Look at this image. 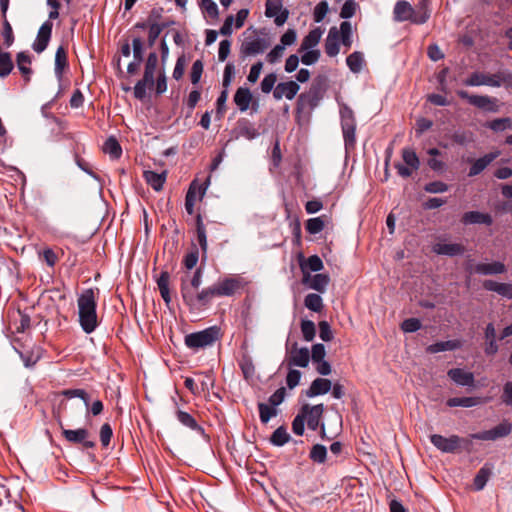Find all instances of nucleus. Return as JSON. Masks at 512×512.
I'll use <instances>...</instances> for the list:
<instances>
[{
	"mask_svg": "<svg viewBox=\"0 0 512 512\" xmlns=\"http://www.w3.org/2000/svg\"><path fill=\"white\" fill-rule=\"evenodd\" d=\"M325 227L322 217L310 218L306 221L305 229L309 234L315 235L320 233Z\"/></svg>",
	"mask_w": 512,
	"mask_h": 512,
	"instance_id": "nucleus-49",
	"label": "nucleus"
},
{
	"mask_svg": "<svg viewBox=\"0 0 512 512\" xmlns=\"http://www.w3.org/2000/svg\"><path fill=\"white\" fill-rule=\"evenodd\" d=\"M62 428V436L71 444H80L85 449H93L96 446L94 440H90V433L85 428H78L75 430Z\"/></svg>",
	"mask_w": 512,
	"mask_h": 512,
	"instance_id": "nucleus-9",
	"label": "nucleus"
},
{
	"mask_svg": "<svg viewBox=\"0 0 512 512\" xmlns=\"http://www.w3.org/2000/svg\"><path fill=\"white\" fill-rule=\"evenodd\" d=\"M252 93L246 87H239L234 94V103L241 112H245L252 101Z\"/></svg>",
	"mask_w": 512,
	"mask_h": 512,
	"instance_id": "nucleus-29",
	"label": "nucleus"
},
{
	"mask_svg": "<svg viewBox=\"0 0 512 512\" xmlns=\"http://www.w3.org/2000/svg\"><path fill=\"white\" fill-rule=\"evenodd\" d=\"M239 365H240V368H241L243 375L246 379L253 376V374L255 372V367H254V364L250 357L244 356L241 359Z\"/></svg>",
	"mask_w": 512,
	"mask_h": 512,
	"instance_id": "nucleus-63",
	"label": "nucleus"
},
{
	"mask_svg": "<svg viewBox=\"0 0 512 512\" xmlns=\"http://www.w3.org/2000/svg\"><path fill=\"white\" fill-rule=\"evenodd\" d=\"M324 412L323 404L311 406L304 404L299 410V413L303 415L305 422L310 430L316 431L319 427L321 428L322 437L325 434L324 424L321 423V419Z\"/></svg>",
	"mask_w": 512,
	"mask_h": 512,
	"instance_id": "nucleus-5",
	"label": "nucleus"
},
{
	"mask_svg": "<svg viewBox=\"0 0 512 512\" xmlns=\"http://www.w3.org/2000/svg\"><path fill=\"white\" fill-rule=\"evenodd\" d=\"M259 418L263 424H267L269 420L277 415V408L271 404L258 403Z\"/></svg>",
	"mask_w": 512,
	"mask_h": 512,
	"instance_id": "nucleus-46",
	"label": "nucleus"
},
{
	"mask_svg": "<svg viewBox=\"0 0 512 512\" xmlns=\"http://www.w3.org/2000/svg\"><path fill=\"white\" fill-rule=\"evenodd\" d=\"M290 440V435L284 426L278 427L271 435L270 442L275 446H283Z\"/></svg>",
	"mask_w": 512,
	"mask_h": 512,
	"instance_id": "nucleus-45",
	"label": "nucleus"
},
{
	"mask_svg": "<svg viewBox=\"0 0 512 512\" xmlns=\"http://www.w3.org/2000/svg\"><path fill=\"white\" fill-rule=\"evenodd\" d=\"M511 431V423L505 420L490 430L470 434V438L481 441H495L508 436Z\"/></svg>",
	"mask_w": 512,
	"mask_h": 512,
	"instance_id": "nucleus-8",
	"label": "nucleus"
},
{
	"mask_svg": "<svg viewBox=\"0 0 512 512\" xmlns=\"http://www.w3.org/2000/svg\"><path fill=\"white\" fill-rule=\"evenodd\" d=\"M457 95L461 99H465L468 101L469 104L488 111V112H497L498 111V105L497 100L495 98H492L487 95H470L467 91L459 90L457 92Z\"/></svg>",
	"mask_w": 512,
	"mask_h": 512,
	"instance_id": "nucleus-7",
	"label": "nucleus"
},
{
	"mask_svg": "<svg viewBox=\"0 0 512 512\" xmlns=\"http://www.w3.org/2000/svg\"><path fill=\"white\" fill-rule=\"evenodd\" d=\"M338 31H339V36H341L342 43L345 46L350 47V45L352 43V40H351L352 27H351L350 22L343 21L340 24V30H338Z\"/></svg>",
	"mask_w": 512,
	"mask_h": 512,
	"instance_id": "nucleus-55",
	"label": "nucleus"
},
{
	"mask_svg": "<svg viewBox=\"0 0 512 512\" xmlns=\"http://www.w3.org/2000/svg\"><path fill=\"white\" fill-rule=\"evenodd\" d=\"M265 15L268 18L274 17L277 26H282L289 17V11L283 8L281 0H267L265 4Z\"/></svg>",
	"mask_w": 512,
	"mask_h": 512,
	"instance_id": "nucleus-11",
	"label": "nucleus"
},
{
	"mask_svg": "<svg viewBox=\"0 0 512 512\" xmlns=\"http://www.w3.org/2000/svg\"><path fill=\"white\" fill-rule=\"evenodd\" d=\"M248 282L240 275H229L215 284L203 288L198 292H189L183 289V302L190 310H202L207 308L215 297H232L240 293L247 286Z\"/></svg>",
	"mask_w": 512,
	"mask_h": 512,
	"instance_id": "nucleus-1",
	"label": "nucleus"
},
{
	"mask_svg": "<svg viewBox=\"0 0 512 512\" xmlns=\"http://www.w3.org/2000/svg\"><path fill=\"white\" fill-rule=\"evenodd\" d=\"M269 46L268 38L249 37L242 42L240 53L242 57L255 56L263 53Z\"/></svg>",
	"mask_w": 512,
	"mask_h": 512,
	"instance_id": "nucleus-10",
	"label": "nucleus"
},
{
	"mask_svg": "<svg viewBox=\"0 0 512 512\" xmlns=\"http://www.w3.org/2000/svg\"><path fill=\"white\" fill-rule=\"evenodd\" d=\"M430 0H420L414 7H413V24H424L428 21L430 17V10H429Z\"/></svg>",
	"mask_w": 512,
	"mask_h": 512,
	"instance_id": "nucleus-20",
	"label": "nucleus"
},
{
	"mask_svg": "<svg viewBox=\"0 0 512 512\" xmlns=\"http://www.w3.org/2000/svg\"><path fill=\"white\" fill-rule=\"evenodd\" d=\"M143 177L146 183L151 186L155 191H161L164 183L166 182L167 172L163 171L157 173L151 170L144 171Z\"/></svg>",
	"mask_w": 512,
	"mask_h": 512,
	"instance_id": "nucleus-25",
	"label": "nucleus"
},
{
	"mask_svg": "<svg viewBox=\"0 0 512 512\" xmlns=\"http://www.w3.org/2000/svg\"><path fill=\"white\" fill-rule=\"evenodd\" d=\"M238 128L240 135L249 140L254 139L258 135L257 130L247 120L239 121Z\"/></svg>",
	"mask_w": 512,
	"mask_h": 512,
	"instance_id": "nucleus-52",
	"label": "nucleus"
},
{
	"mask_svg": "<svg viewBox=\"0 0 512 512\" xmlns=\"http://www.w3.org/2000/svg\"><path fill=\"white\" fill-rule=\"evenodd\" d=\"M304 53L301 56V62L304 65H313L320 58V51L317 49H308L303 51Z\"/></svg>",
	"mask_w": 512,
	"mask_h": 512,
	"instance_id": "nucleus-61",
	"label": "nucleus"
},
{
	"mask_svg": "<svg viewBox=\"0 0 512 512\" xmlns=\"http://www.w3.org/2000/svg\"><path fill=\"white\" fill-rule=\"evenodd\" d=\"M329 282L330 278L327 274L319 273L311 277L309 287L313 290L323 293L326 290V287L329 284Z\"/></svg>",
	"mask_w": 512,
	"mask_h": 512,
	"instance_id": "nucleus-42",
	"label": "nucleus"
},
{
	"mask_svg": "<svg viewBox=\"0 0 512 512\" xmlns=\"http://www.w3.org/2000/svg\"><path fill=\"white\" fill-rule=\"evenodd\" d=\"M300 86L295 81L281 82L273 90V97L281 100L283 97L292 100L298 93Z\"/></svg>",
	"mask_w": 512,
	"mask_h": 512,
	"instance_id": "nucleus-15",
	"label": "nucleus"
},
{
	"mask_svg": "<svg viewBox=\"0 0 512 512\" xmlns=\"http://www.w3.org/2000/svg\"><path fill=\"white\" fill-rule=\"evenodd\" d=\"M498 155V152H491L485 154L483 157L478 158L472 163L468 175L470 177L479 175L492 161L498 157Z\"/></svg>",
	"mask_w": 512,
	"mask_h": 512,
	"instance_id": "nucleus-21",
	"label": "nucleus"
},
{
	"mask_svg": "<svg viewBox=\"0 0 512 512\" xmlns=\"http://www.w3.org/2000/svg\"><path fill=\"white\" fill-rule=\"evenodd\" d=\"M421 328V322L417 318H408L401 323V329L406 333L416 332Z\"/></svg>",
	"mask_w": 512,
	"mask_h": 512,
	"instance_id": "nucleus-64",
	"label": "nucleus"
},
{
	"mask_svg": "<svg viewBox=\"0 0 512 512\" xmlns=\"http://www.w3.org/2000/svg\"><path fill=\"white\" fill-rule=\"evenodd\" d=\"M402 159L404 163L412 169H419L420 161L416 152L412 148H404L402 150Z\"/></svg>",
	"mask_w": 512,
	"mask_h": 512,
	"instance_id": "nucleus-48",
	"label": "nucleus"
},
{
	"mask_svg": "<svg viewBox=\"0 0 512 512\" xmlns=\"http://www.w3.org/2000/svg\"><path fill=\"white\" fill-rule=\"evenodd\" d=\"M164 28H165L164 24L153 23L150 25L149 31H148V46L149 47L154 46L157 38L159 37L160 33L163 31Z\"/></svg>",
	"mask_w": 512,
	"mask_h": 512,
	"instance_id": "nucleus-59",
	"label": "nucleus"
},
{
	"mask_svg": "<svg viewBox=\"0 0 512 512\" xmlns=\"http://www.w3.org/2000/svg\"><path fill=\"white\" fill-rule=\"evenodd\" d=\"M99 298L98 288L83 290L77 298L78 321L86 334L93 333L99 326L97 304Z\"/></svg>",
	"mask_w": 512,
	"mask_h": 512,
	"instance_id": "nucleus-2",
	"label": "nucleus"
},
{
	"mask_svg": "<svg viewBox=\"0 0 512 512\" xmlns=\"http://www.w3.org/2000/svg\"><path fill=\"white\" fill-rule=\"evenodd\" d=\"M339 51V31L336 27H332L325 41V53L330 57H335Z\"/></svg>",
	"mask_w": 512,
	"mask_h": 512,
	"instance_id": "nucleus-27",
	"label": "nucleus"
},
{
	"mask_svg": "<svg viewBox=\"0 0 512 512\" xmlns=\"http://www.w3.org/2000/svg\"><path fill=\"white\" fill-rule=\"evenodd\" d=\"M203 62L202 60H196L190 71V79L193 85H197L201 79L202 73H203Z\"/></svg>",
	"mask_w": 512,
	"mask_h": 512,
	"instance_id": "nucleus-60",
	"label": "nucleus"
},
{
	"mask_svg": "<svg viewBox=\"0 0 512 512\" xmlns=\"http://www.w3.org/2000/svg\"><path fill=\"white\" fill-rule=\"evenodd\" d=\"M68 66L67 52L63 46H59L55 54V75L59 81L63 78V73Z\"/></svg>",
	"mask_w": 512,
	"mask_h": 512,
	"instance_id": "nucleus-32",
	"label": "nucleus"
},
{
	"mask_svg": "<svg viewBox=\"0 0 512 512\" xmlns=\"http://www.w3.org/2000/svg\"><path fill=\"white\" fill-rule=\"evenodd\" d=\"M483 287L486 290L496 292L503 297H506L509 299L512 298V284L499 283L494 280H485L483 282Z\"/></svg>",
	"mask_w": 512,
	"mask_h": 512,
	"instance_id": "nucleus-30",
	"label": "nucleus"
},
{
	"mask_svg": "<svg viewBox=\"0 0 512 512\" xmlns=\"http://www.w3.org/2000/svg\"><path fill=\"white\" fill-rule=\"evenodd\" d=\"M346 63L353 73H359L365 64L363 54L359 51L351 53L346 58Z\"/></svg>",
	"mask_w": 512,
	"mask_h": 512,
	"instance_id": "nucleus-41",
	"label": "nucleus"
},
{
	"mask_svg": "<svg viewBox=\"0 0 512 512\" xmlns=\"http://www.w3.org/2000/svg\"><path fill=\"white\" fill-rule=\"evenodd\" d=\"M39 258L51 268H53L59 260L58 255L51 248H45L39 252Z\"/></svg>",
	"mask_w": 512,
	"mask_h": 512,
	"instance_id": "nucleus-53",
	"label": "nucleus"
},
{
	"mask_svg": "<svg viewBox=\"0 0 512 512\" xmlns=\"http://www.w3.org/2000/svg\"><path fill=\"white\" fill-rule=\"evenodd\" d=\"M199 260V249L196 245H192L191 250L184 256L183 265L186 269H193Z\"/></svg>",
	"mask_w": 512,
	"mask_h": 512,
	"instance_id": "nucleus-50",
	"label": "nucleus"
},
{
	"mask_svg": "<svg viewBox=\"0 0 512 512\" xmlns=\"http://www.w3.org/2000/svg\"><path fill=\"white\" fill-rule=\"evenodd\" d=\"M196 224V237L199 243L201 252H202V260L207 258L208 252V243H207V230L206 226L203 222L201 214H197L195 219Z\"/></svg>",
	"mask_w": 512,
	"mask_h": 512,
	"instance_id": "nucleus-18",
	"label": "nucleus"
},
{
	"mask_svg": "<svg viewBox=\"0 0 512 512\" xmlns=\"http://www.w3.org/2000/svg\"><path fill=\"white\" fill-rule=\"evenodd\" d=\"M487 86L500 87L502 84H510L512 82V74L505 72H497L495 74H487Z\"/></svg>",
	"mask_w": 512,
	"mask_h": 512,
	"instance_id": "nucleus-38",
	"label": "nucleus"
},
{
	"mask_svg": "<svg viewBox=\"0 0 512 512\" xmlns=\"http://www.w3.org/2000/svg\"><path fill=\"white\" fill-rule=\"evenodd\" d=\"M322 31L319 28L311 30L302 40L299 52L313 49L316 47L321 39Z\"/></svg>",
	"mask_w": 512,
	"mask_h": 512,
	"instance_id": "nucleus-35",
	"label": "nucleus"
},
{
	"mask_svg": "<svg viewBox=\"0 0 512 512\" xmlns=\"http://www.w3.org/2000/svg\"><path fill=\"white\" fill-rule=\"evenodd\" d=\"M485 126L494 132H501L512 128V120L509 117L497 118L492 121H488Z\"/></svg>",
	"mask_w": 512,
	"mask_h": 512,
	"instance_id": "nucleus-44",
	"label": "nucleus"
},
{
	"mask_svg": "<svg viewBox=\"0 0 512 512\" xmlns=\"http://www.w3.org/2000/svg\"><path fill=\"white\" fill-rule=\"evenodd\" d=\"M310 360L309 350L305 347L298 348L295 343L289 353L288 366L307 367Z\"/></svg>",
	"mask_w": 512,
	"mask_h": 512,
	"instance_id": "nucleus-14",
	"label": "nucleus"
},
{
	"mask_svg": "<svg viewBox=\"0 0 512 512\" xmlns=\"http://www.w3.org/2000/svg\"><path fill=\"white\" fill-rule=\"evenodd\" d=\"M473 271L481 275H496L506 271V267L502 262L494 261L492 263H479L475 265Z\"/></svg>",
	"mask_w": 512,
	"mask_h": 512,
	"instance_id": "nucleus-23",
	"label": "nucleus"
},
{
	"mask_svg": "<svg viewBox=\"0 0 512 512\" xmlns=\"http://www.w3.org/2000/svg\"><path fill=\"white\" fill-rule=\"evenodd\" d=\"M448 377L460 386H473L474 385V374L472 372L465 371L461 368H452L447 372Z\"/></svg>",
	"mask_w": 512,
	"mask_h": 512,
	"instance_id": "nucleus-17",
	"label": "nucleus"
},
{
	"mask_svg": "<svg viewBox=\"0 0 512 512\" xmlns=\"http://www.w3.org/2000/svg\"><path fill=\"white\" fill-rule=\"evenodd\" d=\"M305 306L314 312H320L323 309V301L320 295L310 293L304 299Z\"/></svg>",
	"mask_w": 512,
	"mask_h": 512,
	"instance_id": "nucleus-47",
	"label": "nucleus"
},
{
	"mask_svg": "<svg viewBox=\"0 0 512 512\" xmlns=\"http://www.w3.org/2000/svg\"><path fill=\"white\" fill-rule=\"evenodd\" d=\"M487 74L473 72L465 81L466 86H482L487 85Z\"/></svg>",
	"mask_w": 512,
	"mask_h": 512,
	"instance_id": "nucleus-57",
	"label": "nucleus"
},
{
	"mask_svg": "<svg viewBox=\"0 0 512 512\" xmlns=\"http://www.w3.org/2000/svg\"><path fill=\"white\" fill-rule=\"evenodd\" d=\"M331 381L326 378H316L306 390L307 397H315L318 395L326 394L331 389Z\"/></svg>",
	"mask_w": 512,
	"mask_h": 512,
	"instance_id": "nucleus-24",
	"label": "nucleus"
},
{
	"mask_svg": "<svg viewBox=\"0 0 512 512\" xmlns=\"http://www.w3.org/2000/svg\"><path fill=\"white\" fill-rule=\"evenodd\" d=\"M202 274L203 269L201 267L197 268L190 280L186 278L181 279L180 292L183 297V289L186 288L189 292L193 293L197 291L202 283Z\"/></svg>",
	"mask_w": 512,
	"mask_h": 512,
	"instance_id": "nucleus-31",
	"label": "nucleus"
},
{
	"mask_svg": "<svg viewBox=\"0 0 512 512\" xmlns=\"http://www.w3.org/2000/svg\"><path fill=\"white\" fill-rule=\"evenodd\" d=\"M62 395L68 399L80 398L84 401L86 407L89 406V395L84 389H66L62 391Z\"/></svg>",
	"mask_w": 512,
	"mask_h": 512,
	"instance_id": "nucleus-54",
	"label": "nucleus"
},
{
	"mask_svg": "<svg viewBox=\"0 0 512 512\" xmlns=\"http://www.w3.org/2000/svg\"><path fill=\"white\" fill-rule=\"evenodd\" d=\"M327 456V449L324 445L315 444L310 451V459L316 463H324Z\"/></svg>",
	"mask_w": 512,
	"mask_h": 512,
	"instance_id": "nucleus-51",
	"label": "nucleus"
},
{
	"mask_svg": "<svg viewBox=\"0 0 512 512\" xmlns=\"http://www.w3.org/2000/svg\"><path fill=\"white\" fill-rule=\"evenodd\" d=\"M326 90V78L318 76L307 92L301 93L297 99V111L305 112L315 109Z\"/></svg>",
	"mask_w": 512,
	"mask_h": 512,
	"instance_id": "nucleus-3",
	"label": "nucleus"
},
{
	"mask_svg": "<svg viewBox=\"0 0 512 512\" xmlns=\"http://www.w3.org/2000/svg\"><path fill=\"white\" fill-rule=\"evenodd\" d=\"M413 6L404 0L396 2L393 9V19L396 22L410 21L413 23Z\"/></svg>",
	"mask_w": 512,
	"mask_h": 512,
	"instance_id": "nucleus-16",
	"label": "nucleus"
},
{
	"mask_svg": "<svg viewBox=\"0 0 512 512\" xmlns=\"http://www.w3.org/2000/svg\"><path fill=\"white\" fill-rule=\"evenodd\" d=\"M301 332L304 340L312 341L316 333L315 324L311 320H302Z\"/></svg>",
	"mask_w": 512,
	"mask_h": 512,
	"instance_id": "nucleus-56",
	"label": "nucleus"
},
{
	"mask_svg": "<svg viewBox=\"0 0 512 512\" xmlns=\"http://www.w3.org/2000/svg\"><path fill=\"white\" fill-rule=\"evenodd\" d=\"M479 397H453L446 402L449 407H474L481 404Z\"/></svg>",
	"mask_w": 512,
	"mask_h": 512,
	"instance_id": "nucleus-37",
	"label": "nucleus"
},
{
	"mask_svg": "<svg viewBox=\"0 0 512 512\" xmlns=\"http://www.w3.org/2000/svg\"><path fill=\"white\" fill-rule=\"evenodd\" d=\"M462 223L465 225L469 224H485L491 225L493 219L490 214L482 213L479 211H469L463 214Z\"/></svg>",
	"mask_w": 512,
	"mask_h": 512,
	"instance_id": "nucleus-22",
	"label": "nucleus"
},
{
	"mask_svg": "<svg viewBox=\"0 0 512 512\" xmlns=\"http://www.w3.org/2000/svg\"><path fill=\"white\" fill-rule=\"evenodd\" d=\"M16 63L22 76L29 80L30 74L32 73V69L30 68V54L25 51L19 52L16 56Z\"/></svg>",
	"mask_w": 512,
	"mask_h": 512,
	"instance_id": "nucleus-36",
	"label": "nucleus"
},
{
	"mask_svg": "<svg viewBox=\"0 0 512 512\" xmlns=\"http://www.w3.org/2000/svg\"><path fill=\"white\" fill-rule=\"evenodd\" d=\"M221 337L218 326H211L202 331L190 333L185 336V345L193 350H198L213 345Z\"/></svg>",
	"mask_w": 512,
	"mask_h": 512,
	"instance_id": "nucleus-4",
	"label": "nucleus"
},
{
	"mask_svg": "<svg viewBox=\"0 0 512 512\" xmlns=\"http://www.w3.org/2000/svg\"><path fill=\"white\" fill-rule=\"evenodd\" d=\"M53 29L52 21L46 20L39 28L36 40L32 47L37 53H42L48 46Z\"/></svg>",
	"mask_w": 512,
	"mask_h": 512,
	"instance_id": "nucleus-13",
	"label": "nucleus"
},
{
	"mask_svg": "<svg viewBox=\"0 0 512 512\" xmlns=\"http://www.w3.org/2000/svg\"><path fill=\"white\" fill-rule=\"evenodd\" d=\"M14 63L9 52H0V77H7L13 70Z\"/></svg>",
	"mask_w": 512,
	"mask_h": 512,
	"instance_id": "nucleus-43",
	"label": "nucleus"
},
{
	"mask_svg": "<svg viewBox=\"0 0 512 512\" xmlns=\"http://www.w3.org/2000/svg\"><path fill=\"white\" fill-rule=\"evenodd\" d=\"M2 18V31H1V35L3 37V44L5 47L9 48L13 45L14 41H15V36H14V32H13V28L7 18V15L4 17V16H1Z\"/></svg>",
	"mask_w": 512,
	"mask_h": 512,
	"instance_id": "nucleus-39",
	"label": "nucleus"
},
{
	"mask_svg": "<svg viewBox=\"0 0 512 512\" xmlns=\"http://www.w3.org/2000/svg\"><path fill=\"white\" fill-rule=\"evenodd\" d=\"M104 153L108 154L111 159H118L122 154V148L114 137H109L103 145Z\"/></svg>",
	"mask_w": 512,
	"mask_h": 512,
	"instance_id": "nucleus-40",
	"label": "nucleus"
},
{
	"mask_svg": "<svg viewBox=\"0 0 512 512\" xmlns=\"http://www.w3.org/2000/svg\"><path fill=\"white\" fill-rule=\"evenodd\" d=\"M207 184H198L195 180L190 184V187L185 196V209L189 215L194 213V206L196 201L201 200L206 192Z\"/></svg>",
	"mask_w": 512,
	"mask_h": 512,
	"instance_id": "nucleus-12",
	"label": "nucleus"
},
{
	"mask_svg": "<svg viewBox=\"0 0 512 512\" xmlns=\"http://www.w3.org/2000/svg\"><path fill=\"white\" fill-rule=\"evenodd\" d=\"M460 347L461 342L459 340H448L431 344L426 348V351L430 354H435L442 351H452Z\"/></svg>",
	"mask_w": 512,
	"mask_h": 512,
	"instance_id": "nucleus-34",
	"label": "nucleus"
},
{
	"mask_svg": "<svg viewBox=\"0 0 512 512\" xmlns=\"http://www.w3.org/2000/svg\"><path fill=\"white\" fill-rule=\"evenodd\" d=\"M176 417H177L178 421L182 425H184V426L190 428L191 430H194V431H196V432H198L200 434H204L203 427L200 426L197 423L196 419L191 414H189L188 412H185V411H182V410L178 409L176 411Z\"/></svg>",
	"mask_w": 512,
	"mask_h": 512,
	"instance_id": "nucleus-33",
	"label": "nucleus"
},
{
	"mask_svg": "<svg viewBox=\"0 0 512 512\" xmlns=\"http://www.w3.org/2000/svg\"><path fill=\"white\" fill-rule=\"evenodd\" d=\"M430 442L443 453H455L462 448V444L467 442L458 435L444 437L440 434L430 435Z\"/></svg>",
	"mask_w": 512,
	"mask_h": 512,
	"instance_id": "nucleus-6",
	"label": "nucleus"
},
{
	"mask_svg": "<svg viewBox=\"0 0 512 512\" xmlns=\"http://www.w3.org/2000/svg\"><path fill=\"white\" fill-rule=\"evenodd\" d=\"M154 87V77L144 73L143 78L140 79L134 87V97L138 100H144L147 95V89Z\"/></svg>",
	"mask_w": 512,
	"mask_h": 512,
	"instance_id": "nucleus-28",
	"label": "nucleus"
},
{
	"mask_svg": "<svg viewBox=\"0 0 512 512\" xmlns=\"http://www.w3.org/2000/svg\"><path fill=\"white\" fill-rule=\"evenodd\" d=\"M493 473V465L490 463H485L477 472L474 477L473 485L476 491H481L486 486L489 478Z\"/></svg>",
	"mask_w": 512,
	"mask_h": 512,
	"instance_id": "nucleus-26",
	"label": "nucleus"
},
{
	"mask_svg": "<svg viewBox=\"0 0 512 512\" xmlns=\"http://www.w3.org/2000/svg\"><path fill=\"white\" fill-rule=\"evenodd\" d=\"M433 251L438 255L456 256L464 253L465 248L458 243L438 242L433 245Z\"/></svg>",
	"mask_w": 512,
	"mask_h": 512,
	"instance_id": "nucleus-19",
	"label": "nucleus"
},
{
	"mask_svg": "<svg viewBox=\"0 0 512 512\" xmlns=\"http://www.w3.org/2000/svg\"><path fill=\"white\" fill-rule=\"evenodd\" d=\"M157 65H158V55L156 54V52H151L147 57V60L145 63V68H144V73L154 77Z\"/></svg>",
	"mask_w": 512,
	"mask_h": 512,
	"instance_id": "nucleus-62",
	"label": "nucleus"
},
{
	"mask_svg": "<svg viewBox=\"0 0 512 512\" xmlns=\"http://www.w3.org/2000/svg\"><path fill=\"white\" fill-rule=\"evenodd\" d=\"M358 7V4L354 0L345 1L340 11V17L343 19H349L353 17Z\"/></svg>",
	"mask_w": 512,
	"mask_h": 512,
	"instance_id": "nucleus-58",
	"label": "nucleus"
}]
</instances>
